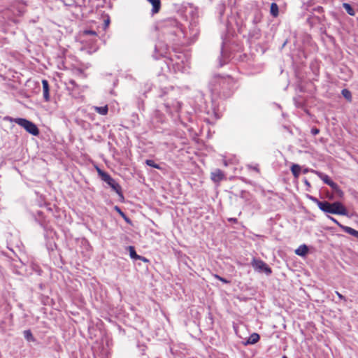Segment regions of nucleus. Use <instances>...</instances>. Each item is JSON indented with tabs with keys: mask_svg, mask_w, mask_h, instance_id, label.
Masks as SVG:
<instances>
[{
	"mask_svg": "<svg viewBox=\"0 0 358 358\" xmlns=\"http://www.w3.org/2000/svg\"><path fill=\"white\" fill-rule=\"evenodd\" d=\"M320 209L325 213L346 215L348 211L345 206L338 201L329 203L324 201V203H320Z\"/></svg>",
	"mask_w": 358,
	"mask_h": 358,
	"instance_id": "obj_1",
	"label": "nucleus"
},
{
	"mask_svg": "<svg viewBox=\"0 0 358 358\" xmlns=\"http://www.w3.org/2000/svg\"><path fill=\"white\" fill-rule=\"evenodd\" d=\"M14 121L16 124L23 127L28 133L34 136L38 135L39 130L32 122L24 118H16Z\"/></svg>",
	"mask_w": 358,
	"mask_h": 358,
	"instance_id": "obj_2",
	"label": "nucleus"
},
{
	"mask_svg": "<svg viewBox=\"0 0 358 358\" xmlns=\"http://www.w3.org/2000/svg\"><path fill=\"white\" fill-rule=\"evenodd\" d=\"M251 265L257 272L265 273L268 275L272 272L271 268L259 259L253 258L251 262Z\"/></svg>",
	"mask_w": 358,
	"mask_h": 358,
	"instance_id": "obj_3",
	"label": "nucleus"
},
{
	"mask_svg": "<svg viewBox=\"0 0 358 358\" xmlns=\"http://www.w3.org/2000/svg\"><path fill=\"white\" fill-rule=\"evenodd\" d=\"M99 173L101 175L103 180H104L110 187L114 189L117 193H120L121 187L119 184L112 178L110 175L106 173L101 172L99 171Z\"/></svg>",
	"mask_w": 358,
	"mask_h": 358,
	"instance_id": "obj_4",
	"label": "nucleus"
},
{
	"mask_svg": "<svg viewBox=\"0 0 358 358\" xmlns=\"http://www.w3.org/2000/svg\"><path fill=\"white\" fill-rule=\"evenodd\" d=\"M224 178L223 172L220 169H216L211 173L210 178L215 182H219Z\"/></svg>",
	"mask_w": 358,
	"mask_h": 358,
	"instance_id": "obj_5",
	"label": "nucleus"
},
{
	"mask_svg": "<svg viewBox=\"0 0 358 358\" xmlns=\"http://www.w3.org/2000/svg\"><path fill=\"white\" fill-rule=\"evenodd\" d=\"M317 176L327 185L332 187L336 182H334L332 180L330 179V178L321 172H316Z\"/></svg>",
	"mask_w": 358,
	"mask_h": 358,
	"instance_id": "obj_6",
	"label": "nucleus"
},
{
	"mask_svg": "<svg viewBox=\"0 0 358 358\" xmlns=\"http://www.w3.org/2000/svg\"><path fill=\"white\" fill-rule=\"evenodd\" d=\"M42 85H43V95L44 99L48 101L50 99V94H49V84L48 80H42Z\"/></svg>",
	"mask_w": 358,
	"mask_h": 358,
	"instance_id": "obj_7",
	"label": "nucleus"
},
{
	"mask_svg": "<svg viewBox=\"0 0 358 358\" xmlns=\"http://www.w3.org/2000/svg\"><path fill=\"white\" fill-rule=\"evenodd\" d=\"M148 2H150L152 6V14H156L157 13L161 8V1L160 0H147Z\"/></svg>",
	"mask_w": 358,
	"mask_h": 358,
	"instance_id": "obj_8",
	"label": "nucleus"
},
{
	"mask_svg": "<svg viewBox=\"0 0 358 358\" xmlns=\"http://www.w3.org/2000/svg\"><path fill=\"white\" fill-rule=\"evenodd\" d=\"M340 228H341L343 231H345V233H348L356 238H358V231L350 227H347V226H344V225H340Z\"/></svg>",
	"mask_w": 358,
	"mask_h": 358,
	"instance_id": "obj_9",
	"label": "nucleus"
},
{
	"mask_svg": "<svg viewBox=\"0 0 358 358\" xmlns=\"http://www.w3.org/2000/svg\"><path fill=\"white\" fill-rule=\"evenodd\" d=\"M308 252V248L306 245H300L296 250L295 253L303 257L305 256Z\"/></svg>",
	"mask_w": 358,
	"mask_h": 358,
	"instance_id": "obj_10",
	"label": "nucleus"
},
{
	"mask_svg": "<svg viewBox=\"0 0 358 358\" xmlns=\"http://www.w3.org/2000/svg\"><path fill=\"white\" fill-rule=\"evenodd\" d=\"M129 249V255H130V257L132 259H142L143 261L146 262L147 259L144 257H141V256L138 255L135 251V249L133 246H129L128 248Z\"/></svg>",
	"mask_w": 358,
	"mask_h": 358,
	"instance_id": "obj_11",
	"label": "nucleus"
},
{
	"mask_svg": "<svg viewBox=\"0 0 358 358\" xmlns=\"http://www.w3.org/2000/svg\"><path fill=\"white\" fill-rule=\"evenodd\" d=\"M94 110L100 115H105L108 113V106H94Z\"/></svg>",
	"mask_w": 358,
	"mask_h": 358,
	"instance_id": "obj_12",
	"label": "nucleus"
},
{
	"mask_svg": "<svg viewBox=\"0 0 358 358\" xmlns=\"http://www.w3.org/2000/svg\"><path fill=\"white\" fill-rule=\"evenodd\" d=\"M259 340V335L257 333L252 334L247 341V343L248 344H255L257 343Z\"/></svg>",
	"mask_w": 358,
	"mask_h": 358,
	"instance_id": "obj_13",
	"label": "nucleus"
},
{
	"mask_svg": "<svg viewBox=\"0 0 358 358\" xmlns=\"http://www.w3.org/2000/svg\"><path fill=\"white\" fill-rule=\"evenodd\" d=\"M270 12L273 17H276L278 16L279 8H278V6L277 5V3H271Z\"/></svg>",
	"mask_w": 358,
	"mask_h": 358,
	"instance_id": "obj_14",
	"label": "nucleus"
},
{
	"mask_svg": "<svg viewBox=\"0 0 358 358\" xmlns=\"http://www.w3.org/2000/svg\"><path fill=\"white\" fill-rule=\"evenodd\" d=\"M291 171L294 178H297L299 176L301 172L300 166L298 164H292L291 167Z\"/></svg>",
	"mask_w": 358,
	"mask_h": 358,
	"instance_id": "obj_15",
	"label": "nucleus"
},
{
	"mask_svg": "<svg viewBox=\"0 0 358 358\" xmlns=\"http://www.w3.org/2000/svg\"><path fill=\"white\" fill-rule=\"evenodd\" d=\"M343 7L345 8V10H346V12L351 16H354L355 15V10L354 9L352 8V6L348 3H344L343 4Z\"/></svg>",
	"mask_w": 358,
	"mask_h": 358,
	"instance_id": "obj_16",
	"label": "nucleus"
},
{
	"mask_svg": "<svg viewBox=\"0 0 358 358\" xmlns=\"http://www.w3.org/2000/svg\"><path fill=\"white\" fill-rule=\"evenodd\" d=\"M331 189H333V191L336 193V194L338 196V197H343V192L341 190V189L339 187V186L335 183L334 185L331 187Z\"/></svg>",
	"mask_w": 358,
	"mask_h": 358,
	"instance_id": "obj_17",
	"label": "nucleus"
},
{
	"mask_svg": "<svg viewBox=\"0 0 358 358\" xmlns=\"http://www.w3.org/2000/svg\"><path fill=\"white\" fill-rule=\"evenodd\" d=\"M145 164L151 167L155 168L157 169H160L161 167L159 164H156L154 160L152 159H147L145 161Z\"/></svg>",
	"mask_w": 358,
	"mask_h": 358,
	"instance_id": "obj_18",
	"label": "nucleus"
},
{
	"mask_svg": "<svg viewBox=\"0 0 358 358\" xmlns=\"http://www.w3.org/2000/svg\"><path fill=\"white\" fill-rule=\"evenodd\" d=\"M341 94L348 101H351L352 99V95H351V92L347 90V89H343L342 91H341Z\"/></svg>",
	"mask_w": 358,
	"mask_h": 358,
	"instance_id": "obj_19",
	"label": "nucleus"
},
{
	"mask_svg": "<svg viewBox=\"0 0 358 358\" xmlns=\"http://www.w3.org/2000/svg\"><path fill=\"white\" fill-rule=\"evenodd\" d=\"M24 338L27 341H33L34 340V337L32 336V334H31V332L29 330L24 331Z\"/></svg>",
	"mask_w": 358,
	"mask_h": 358,
	"instance_id": "obj_20",
	"label": "nucleus"
},
{
	"mask_svg": "<svg viewBox=\"0 0 358 358\" xmlns=\"http://www.w3.org/2000/svg\"><path fill=\"white\" fill-rule=\"evenodd\" d=\"M310 199H311L314 203H315L317 205V206H318V208H320V203H324V201H319L317 199H316V198H315V197H313V196H310Z\"/></svg>",
	"mask_w": 358,
	"mask_h": 358,
	"instance_id": "obj_21",
	"label": "nucleus"
},
{
	"mask_svg": "<svg viewBox=\"0 0 358 358\" xmlns=\"http://www.w3.org/2000/svg\"><path fill=\"white\" fill-rule=\"evenodd\" d=\"M310 199H311L314 203H315L317 205V206H318V208H320V203H324V201H319L317 199H316V198H315V197H313V196H310Z\"/></svg>",
	"mask_w": 358,
	"mask_h": 358,
	"instance_id": "obj_22",
	"label": "nucleus"
},
{
	"mask_svg": "<svg viewBox=\"0 0 358 358\" xmlns=\"http://www.w3.org/2000/svg\"><path fill=\"white\" fill-rule=\"evenodd\" d=\"M214 276H215V278L218 279L219 280L222 281L224 283H229V280H227V279H225V278H224L222 277H220L218 275H215Z\"/></svg>",
	"mask_w": 358,
	"mask_h": 358,
	"instance_id": "obj_23",
	"label": "nucleus"
},
{
	"mask_svg": "<svg viewBox=\"0 0 358 358\" xmlns=\"http://www.w3.org/2000/svg\"><path fill=\"white\" fill-rule=\"evenodd\" d=\"M84 33L85 34H89V35H92V36H96V33L94 31H92V30H86V31H84Z\"/></svg>",
	"mask_w": 358,
	"mask_h": 358,
	"instance_id": "obj_24",
	"label": "nucleus"
},
{
	"mask_svg": "<svg viewBox=\"0 0 358 358\" xmlns=\"http://www.w3.org/2000/svg\"><path fill=\"white\" fill-rule=\"evenodd\" d=\"M311 132L313 135H317V134H319L320 131L317 128H313L312 129Z\"/></svg>",
	"mask_w": 358,
	"mask_h": 358,
	"instance_id": "obj_25",
	"label": "nucleus"
},
{
	"mask_svg": "<svg viewBox=\"0 0 358 358\" xmlns=\"http://www.w3.org/2000/svg\"><path fill=\"white\" fill-rule=\"evenodd\" d=\"M329 219L333 221L334 223H336L339 227H340V225H342L341 224H340L335 218L332 217H329Z\"/></svg>",
	"mask_w": 358,
	"mask_h": 358,
	"instance_id": "obj_26",
	"label": "nucleus"
},
{
	"mask_svg": "<svg viewBox=\"0 0 358 358\" xmlns=\"http://www.w3.org/2000/svg\"><path fill=\"white\" fill-rule=\"evenodd\" d=\"M336 294H337V296H338L339 299H345V297L342 294H341L339 292H336Z\"/></svg>",
	"mask_w": 358,
	"mask_h": 358,
	"instance_id": "obj_27",
	"label": "nucleus"
},
{
	"mask_svg": "<svg viewBox=\"0 0 358 358\" xmlns=\"http://www.w3.org/2000/svg\"><path fill=\"white\" fill-rule=\"evenodd\" d=\"M116 210L118 211V213H120L123 217H124V214L121 211V210L118 207H115Z\"/></svg>",
	"mask_w": 358,
	"mask_h": 358,
	"instance_id": "obj_28",
	"label": "nucleus"
},
{
	"mask_svg": "<svg viewBox=\"0 0 358 358\" xmlns=\"http://www.w3.org/2000/svg\"><path fill=\"white\" fill-rule=\"evenodd\" d=\"M229 220L230 222H236V218H230Z\"/></svg>",
	"mask_w": 358,
	"mask_h": 358,
	"instance_id": "obj_29",
	"label": "nucleus"
},
{
	"mask_svg": "<svg viewBox=\"0 0 358 358\" xmlns=\"http://www.w3.org/2000/svg\"><path fill=\"white\" fill-rule=\"evenodd\" d=\"M109 23V20H108L107 21H106V25L107 26Z\"/></svg>",
	"mask_w": 358,
	"mask_h": 358,
	"instance_id": "obj_30",
	"label": "nucleus"
},
{
	"mask_svg": "<svg viewBox=\"0 0 358 358\" xmlns=\"http://www.w3.org/2000/svg\"><path fill=\"white\" fill-rule=\"evenodd\" d=\"M282 358H287L286 356H283Z\"/></svg>",
	"mask_w": 358,
	"mask_h": 358,
	"instance_id": "obj_31",
	"label": "nucleus"
}]
</instances>
